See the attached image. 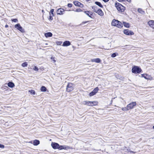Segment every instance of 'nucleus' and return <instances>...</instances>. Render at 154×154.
Returning <instances> with one entry per match:
<instances>
[{
    "instance_id": "39448f33",
    "label": "nucleus",
    "mask_w": 154,
    "mask_h": 154,
    "mask_svg": "<svg viewBox=\"0 0 154 154\" xmlns=\"http://www.w3.org/2000/svg\"><path fill=\"white\" fill-rule=\"evenodd\" d=\"M123 32L125 34L127 35H132L134 34V33L132 31L128 29H124Z\"/></svg>"
},
{
    "instance_id": "393cba45",
    "label": "nucleus",
    "mask_w": 154,
    "mask_h": 154,
    "mask_svg": "<svg viewBox=\"0 0 154 154\" xmlns=\"http://www.w3.org/2000/svg\"><path fill=\"white\" fill-rule=\"evenodd\" d=\"M89 101H84L82 102V104L84 105H87L88 106H89Z\"/></svg>"
},
{
    "instance_id": "aec40b11",
    "label": "nucleus",
    "mask_w": 154,
    "mask_h": 154,
    "mask_svg": "<svg viewBox=\"0 0 154 154\" xmlns=\"http://www.w3.org/2000/svg\"><path fill=\"white\" fill-rule=\"evenodd\" d=\"M92 8L93 9V10L96 13L98 11V10L99 9L96 6H92Z\"/></svg>"
},
{
    "instance_id": "603ef678",
    "label": "nucleus",
    "mask_w": 154,
    "mask_h": 154,
    "mask_svg": "<svg viewBox=\"0 0 154 154\" xmlns=\"http://www.w3.org/2000/svg\"><path fill=\"white\" fill-rule=\"evenodd\" d=\"M152 128L154 129V125L153 126Z\"/></svg>"
},
{
    "instance_id": "79ce46f5",
    "label": "nucleus",
    "mask_w": 154,
    "mask_h": 154,
    "mask_svg": "<svg viewBox=\"0 0 154 154\" xmlns=\"http://www.w3.org/2000/svg\"><path fill=\"white\" fill-rule=\"evenodd\" d=\"M127 151L128 152H133V153H135V152H134L132 151L130 149H127Z\"/></svg>"
},
{
    "instance_id": "5701e85b",
    "label": "nucleus",
    "mask_w": 154,
    "mask_h": 154,
    "mask_svg": "<svg viewBox=\"0 0 154 154\" xmlns=\"http://www.w3.org/2000/svg\"><path fill=\"white\" fill-rule=\"evenodd\" d=\"M40 90L42 91L45 92L46 91L47 89L45 86H42L41 87Z\"/></svg>"
},
{
    "instance_id": "8fccbe9b",
    "label": "nucleus",
    "mask_w": 154,
    "mask_h": 154,
    "mask_svg": "<svg viewBox=\"0 0 154 154\" xmlns=\"http://www.w3.org/2000/svg\"><path fill=\"white\" fill-rule=\"evenodd\" d=\"M8 25H6L5 26V27L6 28H7V27H8Z\"/></svg>"
},
{
    "instance_id": "2f4dec72",
    "label": "nucleus",
    "mask_w": 154,
    "mask_h": 154,
    "mask_svg": "<svg viewBox=\"0 0 154 154\" xmlns=\"http://www.w3.org/2000/svg\"><path fill=\"white\" fill-rule=\"evenodd\" d=\"M29 92H30L31 94L34 95L35 94V92L34 90H29Z\"/></svg>"
},
{
    "instance_id": "1a4fd4ad",
    "label": "nucleus",
    "mask_w": 154,
    "mask_h": 154,
    "mask_svg": "<svg viewBox=\"0 0 154 154\" xmlns=\"http://www.w3.org/2000/svg\"><path fill=\"white\" fill-rule=\"evenodd\" d=\"M64 11V10L63 8H60L57 10V14L61 15L63 14V12Z\"/></svg>"
},
{
    "instance_id": "473e14b6",
    "label": "nucleus",
    "mask_w": 154,
    "mask_h": 154,
    "mask_svg": "<svg viewBox=\"0 0 154 154\" xmlns=\"http://www.w3.org/2000/svg\"><path fill=\"white\" fill-rule=\"evenodd\" d=\"M64 146H60L59 145V147H58V149H60V150H61V149H64Z\"/></svg>"
},
{
    "instance_id": "72a5a7b5",
    "label": "nucleus",
    "mask_w": 154,
    "mask_h": 154,
    "mask_svg": "<svg viewBox=\"0 0 154 154\" xmlns=\"http://www.w3.org/2000/svg\"><path fill=\"white\" fill-rule=\"evenodd\" d=\"M95 94V93L93 91H92L90 93L89 95L91 97L94 95Z\"/></svg>"
},
{
    "instance_id": "412c9836",
    "label": "nucleus",
    "mask_w": 154,
    "mask_h": 154,
    "mask_svg": "<svg viewBox=\"0 0 154 154\" xmlns=\"http://www.w3.org/2000/svg\"><path fill=\"white\" fill-rule=\"evenodd\" d=\"M141 75L142 77H144L146 79H149L150 77L146 74H143Z\"/></svg>"
},
{
    "instance_id": "f257e3e1",
    "label": "nucleus",
    "mask_w": 154,
    "mask_h": 154,
    "mask_svg": "<svg viewBox=\"0 0 154 154\" xmlns=\"http://www.w3.org/2000/svg\"><path fill=\"white\" fill-rule=\"evenodd\" d=\"M115 6L119 12H124L125 10V8L119 3H116L115 4Z\"/></svg>"
},
{
    "instance_id": "ddd939ff",
    "label": "nucleus",
    "mask_w": 154,
    "mask_h": 154,
    "mask_svg": "<svg viewBox=\"0 0 154 154\" xmlns=\"http://www.w3.org/2000/svg\"><path fill=\"white\" fill-rule=\"evenodd\" d=\"M119 21L116 20L115 19H113L112 22V25L113 26H116L118 23H119Z\"/></svg>"
},
{
    "instance_id": "423d86ee",
    "label": "nucleus",
    "mask_w": 154,
    "mask_h": 154,
    "mask_svg": "<svg viewBox=\"0 0 154 154\" xmlns=\"http://www.w3.org/2000/svg\"><path fill=\"white\" fill-rule=\"evenodd\" d=\"M73 89L72 85L71 83H69L67 86L66 91L69 92L72 91Z\"/></svg>"
},
{
    "instance_id": "c03bdc74",
    "label": "nucleus",
    "mask_w": 154,
    "mask_h": 154,
    "mask_svg": "<svg viewBox=\"0 0 154 154\" xmlns=\"http://www.w3.org/2000/svg\"><path fill=\"white\" fill-rule=\"evenodd\" d=\"M51 59L54 61V62L55 63L56 62V60L54 59V58H51Z\"/></svg>"
},
{
    "instance_id": "c756f323",
    "label": "nucleus",
    "mask_w": 154,
    "mask_h": 154,
    "mask_svg": "<svg viewBox=\"0 0 154 154\" xmlns=\"http://www.w3.org/2000/svg\"><path fill=\"white\" fill-rule=\"evenodd\" d=\"M138 11L140 13L142 14H143L144 13V12L143 11L142 9L140 8H139L138 9Z\"/></svg>"
},
{
    "instance_id": "b1692460",
    "label": "nucleus",
    "mask_w": 154,
    "mask_h": 154,
    "mask_svg": "<svg viewBox=\"0 0 154 154\" xmlns=\"http://www.w3.org/2000/svg\"><path fill=\"white\" fill-rule=\"evenodd\" d=\"M116 26L119 28H121L122 27V24L119 21Z\"/></svg>"
},
{
    "instance_id": "0eeeda50",
    "label": "nucleus",
    "mask_w": 154,
    "mask_h": 154,
    "mask_svg": "<svg viewBox=\"0 0 154 154\" xmlns=\"http://www.w3.org/2000/svg\"><path fill=\"white\" fill-rule=\"evenodd\" d=\"M51 145L54 149H58V147H59V144L56 143H52L51 144Z\"/></svg>"
},
{
    "instance_id": "f3484780",
    "label": "nucleus",
    "mask_w": 154,
    "mask_h": 154,
    "mask_svg": "<svg viewBox=\"0 0 154 154\" xmlns=\"http://www.w3.org/2000/svg\"><path fill=\"white\" fill-rule=\"evenodd\" d=\"M45 36L47 38L51 37L52 36V34L51 32L46 33L45 34Z\"/></svg>"
},
{
    "instance_id": "de8ad7c7",
    "label": "nucleus",
    "mask_w": 154,
    "mask_h": 154,
    "mask_svg": "<svg viewBox=\"0 0 154 154\" xmlns=\"http://www.w3.org/2000/svg\"><path fill=\"white\" fill-rule=\"evenodd\" d=\"M118 0L120 2L123 1H124V0Z\"/></svg>"
},
{
    "instance_id": "4468645a",
    "label": "nucleus",
    "mask_w": 154,
    "mask_h": 154,
    "mask_svg": "<svg viewBox=\"0 0 154 154\" xmlns=\"http://www.w3.org/2000/svg\"><path fill=\"white\" fill-rule=\"evenodd\" d=\"M91 61L92 62H95L97 63H100L101 61L100 59L99 58L92 59Z\"/></svg>"
},
{
    "instance_id": "9b49d317",
    "label": "nucleus",
    "mask_w": 154,
    "mask_h": 154,
    "mask_svg": "<svg viewBox=\"0 0 154 154\" xmlns=\"http://www.w3.org/2000/svg\"><path fill=\"white\" fill-rule=\"evenodd\" d=\"M98 103L96 101H90L89 106H96L97 104Z\"/></svg>"
},
{
    "instance_id": "c85d7f7f",
    "label": "nucleus",
    "mask_w": 154,
    "mask_h": 154,
    "mask_svg": "<svg viewBox=\"0 0 154 154\" xmlns=\"http://www.w3.org/2000/svg\"><path fill=\"white\" fill-rule=\"evenodd\" d=\"M21 65L23 67H26L28 65V63L26 62H24Z\"/></svg>"
},
{
    "instance_id": "49530a36",
    "label": "nucleus",
    "mask_w": 154,
    "mask_h": 154,
    "mask_svg": "<svg viewBox=\"0 0 154 154\" xmlns=\"http://www.w3.org/2000/svg\"><path fill=\"white\" fill-rule=\"evenodd\" d=\"M105 2H107L109 0H103Z\"/></svg>"
},
{
    "instance_id": "f8f14e48",
    "label": "nucleus",
    "mask_w": 154,
    "mask_h": 154,
    "mask_svg": "<svg viewBox=\"0 0 154 154\" xmlns=\"http://www.w3.org/2000/svg\"><path fill=\"white\" fill-rule=\"evenodd\" d=\"M148 24L150 27L154 29V21H149L148 22Z\"/></svg>"
},
{
    "instance_id": "37998d69",
    "label": "nucleus",
    "mask_w": 154,
    "mask_h": 154,
    "mask_svg": "<svg viewBox=\"0 0 154 154\" xmlns=\"http://www.w3.org/2000/svg\"><path fill=\"white\" fill-rule=\"evenodd\" d=\"M62 43V42H57V45H60Z\"/></svg>"
},
{
    "instance_id": "09e8293b",
    "label": "nucleus",
    "mask_w": 154,
    "mask_h": 154,
    "mask_svg": "<svg viewBox=\"0 0 154 154\" xmlns=\"http://www.w3.org/2000/svg\"><path fill=\"white\" fill-rule=\"evenodd\" d=\"M90 21H85L84 22V23H88V22H89Z\"/></svg>"
},
{
    "instance_id": "6e6552de",
    "label": "nucleus",
    "mask_w": 154,
    "mask_h": 154,
    "mask_svg": "<svg viewBox=\"0 0 154 154\" xmlns=\"http://www.w3.org/2000/svg\"><path fill=\"white\" fill-rule=\"evenodd\" d=\"M73 3L75 6H79L81 7H82L83 6L82 4L77 1H74Z\"/></svg>"
},
{
    "instance_id": "f03ea898",
    "label": "nucleus",
    "mask_w": 154,
    "mask_h": 154,
    "mask_svg": "<svg viewBox=\"0 0 154 154\" xmlns=\"http://www.w3.org/2000/svg\"><path fill=\"white\" fill-rule=\"evenodd\" d=\"M141 71V68L137 66H134L131 70L132 72L134 73H139Z\"/></svg>"
},
{
    "instance_id": "58836bf2",
    "label": "nucleus",
    "mask_w": 154,
    "mask_h": 154,
    "mask_svg": "<svg viewBox=\"0 0 154 154\" xmlns=\"http://www.w3.org/2000/svg\"><path fill=\"white\" fill-rule=\"evenodd\" d=\"M72 5L71 3H69L68 5V7L69 8H71L72 7Z\"/></svg>"
},
{
    "instance_id": "20e7f679",
    "label": "nucleus",
    "mask_w": 154,
    "mask_h": 154,
    "mask_svg": "<svg viewBox=\"0 0 154 154\" xmlns=\"http://www.w3.org/2000/svg\"><path fill=\"white\" fill-rule=\"evenodd\" d=\"M136 105V103L135 102L131 103L127 105L128 108L129 110L133 109Z\"/></svg>"
},
{
    "instance_id": "4c0bfd02",
    "label": "nucleus",
    "mask_w": 154,
    "mask_h": 154,
    "mask_svg": "<svg viewBox=\"0 0 154 154\" xmlns=\"http://www.w3.org/2000/svg\"><path fill=\"white\" fill-rule=\"evenodd\" d=\"M116 56V53H114L111 55V57H115Z\"/></svg>"
},
{
    "instance_id": "3c124183",
    "label": "nucleus",
    "mask_w": 154,
    "mask_h": 154,
    "mask_svg": "<svg viewBox=\"0 0 154 154\" xmlns=\"http://www.w3.org/2000/svg\"><path fill=\"white\" fill-rule=\"evenodd\" d=\"M128 2H130L131 1V0H126Z\"/></svg>"
},
{
    "instance_id": "2eb2a0df",
    "label": "nucleus",
    "mask_w": 154,
    "mask_h": 154,
    "mask_svg": "<svg viewBox=\"0 0 154 154\" xmlns=\"http://www.w3.org/2000/svg\"><path fill=\"white\" fill-rule=\"evenodd\" d=\"M70 45V43L69 41H67L64 42L63 43V46H68Z\"/></svg>"
},
{
    "instance_id": "dca6fc26",
    "label": "nucleus",
    "mask_w": 154,
    "mask_h": 154,
    "mask_svg": "<svg viewBox=\"0 0 154 154\" xmlns=\"http://www.w3.org/2000/svg\"><path fill=\"white\" fill-rule=\"evenodd\" d=\"M96 13L101 16L103 15V13L100 9L98 10V11Z\"/></svg>"
},
{
    "instance_id": "e433bc0d",
    "label": "nucleus",
    "mask_w": 154,
    "mask_h": 154,
    "mask_svg": "<svg viewBox=\"0 0 154 154\" xmlns=\"http://www.w3.org/2000/svg\"><path fill=\"white\" fill-rule=\"evenodd\" d=\"M11 21L12 22H17L18 20L17 19H11Z\"/></svg>"
},
{
    "instance_id": "a211bd4d",
    "label": "nucleus",
    "mask_w": 154,
    "mask_h": 154,
    "mask_svg": "<svg viewBox=\"0 0 154 154\" xmlns=\"http://www.w3.org/2000/svg\"><path fill=\"white\" fill-rule=\"evenodd\" d=\"M8 86L11 88H12L14 87L15 85L12 82H9L8 84Z\"/></svg>"
},
{
    "instance_id": "7ed1b4c3",
    "label": "nucleus",
    "mask_w": 154,
    "mask_h": 154,
    "mask_svg": "<svg viewBox=\"0 0 154 154\" xmlns=\"http://www.w3.org/2000/svg\"><path fill=\"white\" fill-rule=\"evenodd\" d=\"M15 28L22 32H25L24 29L23 28L19 23L15 25Z\"/></svg>"
},
{
    "instance_id": "f704fd0d",
    "label": "nucleus",
    "mask_w": 154,
    "mask_h": 154,
    "mask_svg": "<svg viewBox=\"0 0 154 154\" xmlns=\"http://www.w3.org/2000/svg\"><path fill=\"white\" fill-rule=\"evenodd\" d=\"M74 11L77 12H80L82 11V10L80 8L77 9L75 10H74Z\"/></svg>"
},
{
    "instance_id": "ea45409f",
    "label": "nucleus",
    "mask_w": 154,
    "mask_h": 154,
    "mask_svg": "<svg viewBox=\"0 0 154 154\" xmlns=\"http://www.w3.org/2000/svg\"><path fill=\"white\" fill-rule=\"evenodd\" d=\"M4 147L5 146L4 145L0 144V148L3 149L4 148Z\"/></svg>"
},
{
    "instance_id": "6ab92c4d",
    "label": "nucleus",
    "mask_w": 154,
    "mask_h": 154,
    "mask_svg": "<svg viewBox=\"0 0 154 154\" xmlns=\"http://www.w3.org/2000/svg\"><path fill=\"white\" fill-rule=\"evenodd\" d=\"M40 143V141L37 140H34L33 144L35 146H37Z\"/></svg>"
},
{
    "instance_id": "9d476101",
    "label": "nucleus",
    "mask_w": 154,
    "mask_h": 154,
    "mask_svg": "<svg viewBox=\"0 0 154 154\" xmlns=\"http://www.w3.org/2000/svg\"><path fill=\"white\" fill-rule=\"evenodd\" d=\"M84 13L90 18H92L91 16L92 15V12L90 11H85Z\"/></svg>"
},
{
    "instance_id": "a19ab883",
    "label": "nucleus",
    "mask_w": 154,
    "mask_h": 154,
    "mask_svg": "<svg viewBox=\"0 0 154 154\" xmlns=\"http://www.w3.org/2000/svg\"><path fill=\"white\" fill-rule=\"evenodd\" d=\"M52 16H51V15H50V16H49V20H53V17H52Z\"/></svg>"
},
{
    "instance_id": "bb28decb",
    "label": "nucleus",
    "mask_w": 154,
    "mask_h": 154,
    "mask_svg": "<svg viewBox=\"0 0 154 154\" xmlns=\"http://www.w3.org/2000/svg\"><path fill=\"white\" fill-rule=\"evenodd\" d=\"M122 110L123 111H127L129 110V109L128 108V106H127L126 107H123L122 108Z\"/></svg>"
},
{
    "instance_id": "a18cd8bd",
    "label": "nucleus",
    "mask_w": 154,
    "mask_h": 154,
    "mask_svg": "<svg viewBox=\"0 0 154 154\" xmlns=\"http://www.w3.org/2000/svg\"><path fill=\"white\" fill-rule=\"evenodd\" d=\"M115 98H112V99L111 100V101L110 104H112V101H113V99H115Z\"/></svg>"
},
{
    "instance_id": "a878e982",
    "label": "nucleus",
    "mask_w": 154,
    "mask_h": 154,
    "mask_svg": "<svg viewBox=\"0 0 154 154\" xmlns=\"http://www.w3.org/2000/svg\"><path fill=\"white\" fill-rule=\"evenodd\" d=\"M95 4L101 8H102L103 7V5L101 4L99 2H95Z\"/></svg>"
},
{
    "instance_id": "c9c22d12",
    "label": "nucleus",
    "mask_w": 154,
    "mask_h": 154,
    "mask_svg": "<svg viewBox=\"0 0 154 154\" xmlns=\"http://www.w3.org/2000/svg\"><path fill=\"white\" fill-rule=\"evenodd\" d=\"M33 69L35 71H38V69L37 66H35L34 68H33Z\"/></svg>"
},
{
    "instance_id": "cd10ccee",
    "label": "nucleus",
    "mask_w": 154,
    "mask_h": 154,
    "mask_svg": "<svg viewBox=\"0 0 154 154\" xmlns=\"http://www.w3.org/2000/svg\"><path fill=\"white\" fill-rule=\"evenodd\" d=\"M99 90L98 87H96L92 91L96 94L98 91Z\"/></svg>"
},
{
    "instance_id": "7c9ffc66",
    "label": "nucleus",
    "mask_w": 154,
    "mask_h": 154,
    "mask_svg": "<svg viewBox=\"0 0 154 154\" xmlns=\"http://www.w3.org/2000/svg\"><path fill=\"white\" fill-rule=\"evenodd\" d=\"M54 9H51V10L49 12L50 15H51V14L52 15V16H54V14H53V12H54Z\"/></svg>"
},
{
    "instance_id": "4be33fe9",
    "label": "nucleus",
    "mask_w": 154,
    "mask_h": 154,
    "mask_svg": "<svg viewBox=\"0 0 154 154\" xmlns=\"http://www.w3.org/2000/svg\"><path fill=\"white\" fill-rule=\"evenodd\" d=\"M123 24L124 25V26L127 27V28H129L130 27V25L129 23H126L125 22H123Z\"/></svg>"
}]
</instances>
